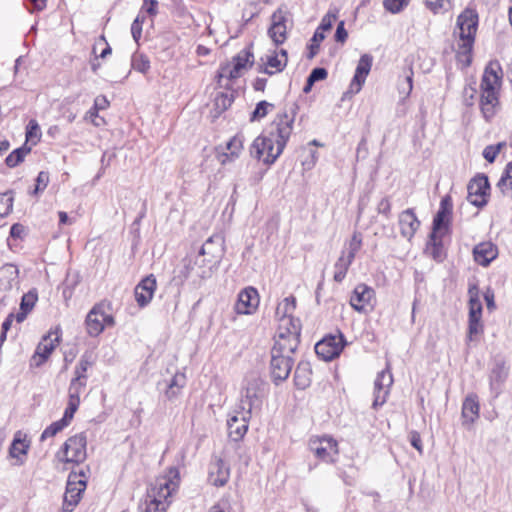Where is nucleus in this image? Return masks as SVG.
<instances>
[{"instance_id": "1", "label": "nucleus", "mask_w": 512, "mask_h": 512, "mask_svg": "<svg viewBox=\"0 0 512 512\" xmlns=\"http://www.w3.org/2000/svg\"><path fill=\"white\" fill-rule=\"evenodd\" d=\"M297 109V104L292 103L283 113L277 114L267 134L258 136L251 144L250 155L253 158L263 161L266 165H271L277 160L293 131Z\"/></svg>"}, {"instance_id": "2", "label": "nucleus", "mask_w": 512, "mask_h": 512, "mask_svg": "<svg viewBox=\"0 0 512 512\" xmlns=\"http://www.w3.org/2000/svg\"><path fill=\"white\" fill-rule=\"evenodd\" d=\"M478 26V15L473 9H465L457 18L460 43L458 44V56L465 57L467 64H470V53L472 51L475 34Z\"/></svg>"}, {"instance_id": "3", "label": "nucleus", "mask_w": 512, "mask_h": 512, "mask_svg": "<svg viewBox=\"0 0 512 512\" xmlns=\"http://www.w3.org/2000/svg\"><path fill=\"white\" fill-rule=\"evenodd\" d=\"M87 438L84 433L69 437L56 453V458L63 463L80 464L87 458Z\"/></svg>"}, {"instance_id": "4", "label": "nucleus", "mask_w": 512, "mask_h": 512, "mask_svg": "<svg viewBox=\"0 0 512 512\" xmlns=\"http://www.w3.org/2000/svg\"><path fill=\"white\" fill-rule=\"evenodd\" d=\"M362 246V237L360 233L355 232L348 243V246L343 249L340 257L334 264V276L333 279L340 283L346 277L347 271L354 261L357 252Z\"/></svg>"}, {"instance_id": "5", "label": "nucleus", "mask_w": 512, "mask_h": 512, "mask_svg": "<svg viewBox=\"0 0 512 512\" xmlns=\"http://www.w3.org/2000/svg\"><path fill=\"white\" fill-rule=\"evenodd\" d=\"M310 451L321 461L333 463L338 456V443L328 436H315L309 440Z\"/></svg>"}, {"instance_id": "6", "label": "nucleus", "mask_w": 512, "mask_h": 512, "mask_svg": "<svg viewBox=\"0 0 512 512\" xmlns=\"http://www.w3.org/2000/svg\"><path fill=\"white\" fill-rule=\"evenodd\" d=\"M86 488V481L79 479V475L73 471L69 474L66 491L64 494L63 511L71 512L77 506L81 495Z\"/></svg>"}, {"instance_id": "7", "label": "nucleus", "mask_w": 512, "mask_h": 512, "mask_svg": "<svg viewBox=\"0 0 512 512\" xmlns=\"http://www.w3.org/2000/svg\"><path fill=\"white\" fill-rule=\"evenodd\" d=\"M345 345L342 334L329 335L316 343L315 353L324 361H330L339 356Z\"/></svg>"}, {"instance_id": "8", "label": "nucleus", "mask_w": 512, "mask_h": 512, "mask_svg": "<svg viewBox=\"0 0 512 512\" xmlns=\"http://www.w3.org/2000/svg\"><path fill=\"white\" fill-rule=\"evenodd\" d=\"M286 8H278L271 16V26L268 35L276 44H282L287 39V23L291 20Z\"/></svg>"}, {"instance_id": "9", "label": "nucleus", "mask_w": 512, "mask_h": 512, "mask_svg": "<svg viewBox=\"0 0 512 512\" xmlns=\"http://www.w3.org/2000/svg\"><path fill=\"white\" fill-rule=\"evenodd\" d=\"M489 190L488 177L484 174L477 175L467 186V200L476 207H483L487 204Z\"/></svg>"}, {"instance_id": "10", "label": "nucleus", "mask_w": 512, "mask_h": 512, "mask_svg": "<svg viewBox=\"0 0 512 512\" xmlns=\"http://www.w3.org/2000/svg\"><path fill=\"white\" fill-rule=\"evenodd\" d=\"M393 384V376L390 371L389 365L377 374L374 381V401L372 407L378 409L387 400L390 388Z\"/></svg>"}, {"instance_id": "11", "label": "nucleus", "mask_w": 512, "mask_h": 512, "mask_svg": "<svg viewBox=\"0 0 512 512\" xmlns=\"http://www.w3.org/2000/svg\"><path fill=\"white\" fill-rule=\"evenodd\" d=\"M293 364L292 356L271 354L270 372L274 384L279 385L289 377Z\"/></svg>"}, {"instance_id": "12", "label": "nucleus", "mask_w": 512, "mask_h": 512, "mask_svg": "<svg viewBox=\"0 0 512 512\" xmlns=\"http://www.w3.org/2000/svg\"><path fill=\"white\" fill-rule=\"evenodd\" d=\"M249 411L236 410L227 420L228 435L233 441L241 440L248 430Z\"/></svg>"}, {"instance_id": "13", "label": "nucleus", "mask_w": 512, "mask_h": 512, "mask_svg": "<svg viewBox=\"0 0 512 512\" xmlns=\"http://www.w3.org/2000/svg\"><path fill=\"white\" fill-rule=\"evenodd\" d=\"M452 199L450 196H445L441 199L439 210L437 211L432 224V238L435 239L437 234H445L450 222L452 213Z\"/></svg>"}, {"instance_id": "14", "label": "nucleus", "mask_w": 512, "mask_h": 512, "mask_svg": "<svg viewBox=\"0 0 512 512\" xmlns=\"http://www.w3.org/2000/svg\"><path fill=\"white\" fill-rule=\"evenodd\" d=\"M259 294L254 287H246L238 294L234 309L237 314L250 315L259 306Z\"/></svg>"}, {"instance_id": "15", "label": "nucleus", "mask_w": 512, "mask_h": 512, "mask_svg": "<svg viewBox=\"0 0 512 512\" xmlns=\"http://www.w3.org/2000/svg\"><path fill=\"white\" fill-rule=\"evenodd\" d=\"M230 478V467L220 457L214 456L209 464L208 481L216 487L224 486Z\"/></svg>"}, {"instance_id": "16", "label": "nucleus", "mask_w": 512, "mask_h": 512, "mask_svg": "<svg viewBox=\"0 0 512 512\" xmlns=\"http://www.w3.org/2000/svg\"><path fill=\"white\" fill-rule=\"evenodd\" d=\"M373 58L369 54H363L357 64L355 75L350 83L349 90L347 93L352 95L357 94L361 91L363 84L365 83L366 77L368 76L372 67Z\"/></svg>"}, {"instance_id": "17", "label": "nucleus", "mask_w": 512, "mask_h": 512, "mask_svg": "<svg viewBox=\"0 0 512 512\" xmlns=\"http://www.w3.org/2000/svg\"><path fill=\"white\" fill-rule=\"evenodd\" d=\"M156 286L157 283L153 274L146 276L136 285L134 295L140 307H145L151 302Z\"/></svg>"}, {"instance_id": "18", "label": "nucleus", "mask_w": 512, "mask_h": 512, "mask_svg": "<svg viewBox=\"0 0 512 512\" xmlns=\"http://www.w3.org/2000/svg\"><path fill=\"white\" fill-rule=\"evenodd\" d=\"M375 296L374 290L366 284H358L351 295L350 305L358 312L365 311Z\"/></svg>"}, {"instance_id": "19", "label": "nucleus", "mask_w": 512, "mask_h": 512, "mask_svg": "<svg viewBox=\"0 0 512 512\" xmlns=\"http://www.w3.org/2000/svg\"><path fill=\"white\" fill-rule=\"evenodd\" d=\"M398 224L401 235L407 240H411L420 227V221L418 220L414 210L411 208H408L399 214Z\"/></svg>"}, {"instance_id": "20", "label": "nucleus", "mask_w": 512, "mask_h": 512, "mask_svg": "<svg viewBox=\"0 0 512 512\" xmlns=\"http://www.w3.org/2000/svg\"><path fill=\"white\" fill-rule=\"evenodd\" d=\"M58 342L59 336L57 333H49L47 336L43 337L33 355V361L35 362L36 366L42 365L48 359Z\"/></svg>"}, {"instance_id": "21", "label": "nucleus", "mask_w": 512, "mask_h": 512, "mask_svg": "<svg viewBox=\"0 0 512 512\" xmlns=\"http://www.w3.org/2000/svg\"><path fill=\"white\" fill-rule=\"evenodd\" d=\"M178 483L166 477L160 478L155 485L148 491V497H153L161 502H168V498L177 489Z\"/></svg>"}, {"instance_id": "22", "label": "nucleus", "mask_w": 512, "mask_h": 512, "mask_svg": "<svg viewBox=\"0 0 512 512\" xmlns=\"http://www.w3.org/2000/svg\"><path fill=\"white\" fill-rule=\"evenodd\" d=\"M87 332L98 336L105 328V312L101 305L94 306L86 317Z\"/></svg>"}, {"instance_id": "23", "label": "nucleus", "mask_w": 512, "mask_h": 512, "mask_svg": "<svg viewBox=\"0 0 512 512\" xmlns=\"http://www.w3.org/2000/svg\"><path fill=\"white\" fill-rule=\"evenodd\" d=\"M508 374L509 367L506 362L503 359H496L489 376L491 389L498 393Z\"/></svg>"}, {"instance_id": "24", "label": "nucleus", "mask_w": 512, "mask_h": 512, "mask_svg": "<svg viewBox=\"0 0 512 512\" xmlns=\"http://www.w3.org/2000/svg\"><path fill=\"white\" fill-rule=\"evenodd\" d=\"M289 337L290 338L284 337L283 334H276L271 354L292 356L297 350L300 340L293 335Z\"/></svg>"}, {"instance_id": "25", "label": "nucleus", "mask_w": 512, "mask_h": 512, "mask_svg": "<svg viewBox=\"0 0 512 512\" xmlns=\"http://www.w3.org/2000/svg\"><path fill=\"white\" fill-rule=\"evenodd\" d=\"M473 255L478 264L487 266L496 258L497 248L491 242H482L474 247Z\"/></svg>"}, {"instance_id": "26", "label": "nucleus", "mask_w": 512, "mask_h": 512, "mask_svg": "<svg viewBox=\"0 0 512 512\" xmlns=\"http://www.w3.org/2000/svg\"><path fill=\"white\" fill-rule=\"evenodd\" d=\"M19 269L12 263H6L0 267V289L9 291L18 285Z\"/></svg>"}, {"instance_id": "27", "label": "nucleus", "mask_w": 512, "mask_h": 512, "mask_svg": "<svg viewBox=\"0 0 512 512\" xmlns=\"http://www.w3.org/2000/svg\"><path fill=\"white\" fill-rule=\"evenodd\" d=\"M498 70H500V67L496 63H490L486 67L481 80V90L498 91L501 82Z\"/></svg>"}, {"instance_id": "28", "label": "nucleus", "mask_w": 512, "mask_h": 512, "mask_svg": "<svg viewBox=\"0 0 512 512\" xmlns=\"http://www.w3.org/2000/svg\"><path fill=\"white\" fill-rule=\"evenodd\" d=\"M29 447L30 442L27 440L26 434L22 431H17L9 448V454L12 458L18 460V464H23L21 456H25L27 454Z\"/></svg>"}, {"instance_id": "29", "label": "nucleus", "mask_w": 512, "mask_h": 512, "mask_svg": "<svg viewBox=\"0 0 512 512\" xmlns=\"http://www.w3.org/2000/svg\"><path fill=\"white\" fill-rule=\"evenodd\" d=\"M481 110L488 120L495 115V108L498 105V91L481 90Z\"/></svg>"}, {"instance_id": "30", "label": "nucleus", "mask_w": 512, "mask_h": 512, "mask_svg": "<svg viewBox=\"0 0 512 512\" xmlns=\"http://www.w3.org/2000/svg\"><path fill=\"white\" fill-rule=\"evenodd\" d=\"M312 370L308 362H300L294 372V384L296 388L304 390L311 384Z\"/></svg>"}, {"instance_id": "31", "label": "nucleus", "mask_w": 512, "mask_h": 512, "mask_svg": "<svg viewBox=\"0 0 512 512\" xmlns=\"http://www.w3.org/2000/svg\"><path fill=\"white\" fill-rule=\"evenodd\" d=\"M462 417L465 422L473 423L479 417V402L476 395H469L462 405Z\"/></svg>"}, {"instance_id": "32", "label": "nucleus", "mask_w": 512, "mask_h": 512, "mask_svg": "<svg viewBox=\"0 0 512 512\" xmlns=\"http://www.w3.org/2000/svg\"><path fill=\"white\" fill-rule=\"evenodd\" d=\"M277 334H283L284 337L290 338L289 336H295L300 338L301 324L300 320L296 318H284L282 321H278Z\"/></svg>"}, {"instance_id": "33", "label": "nucleus", "mask_w": 512, "mask_h": 512, "mask_svg": "<svg viewBox=\"0 0 512 512\" xmlns=\"http://www.w3.org/2000/svg\"><path fill=\"white\" fill-rule=\"evenodd\" d=\"M260 403L258 391L256 386H248L245 389V393L242 395L240 400L239 409L241 411H249L252 413V409L258 406Z\"/></svg>"}, {"instance_id": "34", "label": "nucleus", "mask_w": 512, "mask_h": 512, "mask_svg": "<svg viewBox=\"0 0 512 512\" xmlns=\"http://www.w3.org/2000/svg\"><path fill=\"white\" fill-rule=\"evenodd\" d=\"M186 385V376L184 373L177 372L170 383L167 386L165 391V396L169 400H173L178 397L181 392V389Z\"/></svg>"}, {"instance_id": "35", "label": "nucleus", "mask_w": 512, "mask_h": 512, "mask_svg": "<svg viewBox=\"0 0 512 512\" xmlns=\"http://www.w3.org/2000/svg\"><path fill=\"white\" fill-rule=\"evenodd\" d=\"M226 149L229 153H224L220 160L222 164H225L228 160H233L238 157L241 150L243 149V137L241 135H235L232 137L226 145Z\"/></svg>"}, {"instance_id": "36", "label": "nucleus", "mask_w": 512, "mask_h": 512, "mask_svg": "<svg viewBox=\"0 0 512 512\" xmlns=\"http://www.w3.org/2000/svg\"><path fill=\"white\" fill-rule=\"evenodd\" d=\"M296 308V299L294 296H289L283 299L276 307V318L278 321H282L286 318H294L292 313Z\"/></svg>"}, {"instance_id": "37", "label": "nucleus", "mask_w": 512, "mask_h": 512, "mask_svg": "<svg viewBox=\"0 0 512 512\" xmlns=\"http://www.w3.org/2000/svg\"><path fill=\"white\" fill-rule=\"evenodd\" d=\"M469 294V316L481 317L482 304L479 299V289L476 285H471L468 289Z\"/></svg>"}, {"instance_id": "38", "label": "nucleus", "mask_w": 512, "mask_h": 512, "mask_svg": "<svg viewBox=\"0 0 512 512\" xmlns=\"http://www.w3.org/2000/svg\"><path fill=\"white\" fill-rule=\"evenodd\" d=\"M497 187L504 196L512 197V162L507 164Z\"/></svg>"}, {"instance_id": "39", "label": "nucleus", "mask_w": 512, "mask_h": 512, "mask_svg": "<svg viewBox=\"0 0 512 512\" xmlns=\"http://www.w3.org/2000/svg\"><path fill=\"white\" fill-rule=\"evenodd\" d=\"M288 59H280L279 54H272L267 56L266 67L261 69V72L272 75L276 72H281L287 65Z\"/></svg>"}, {"instance_id": "40", "label": "nucleus", "mask_w": 512, "mask_h": 512, "mask_svg": "<svg viewBox=\"0 0 512 512\" xmlns=\"http://www.w3.org/2000/svg\"><path fill=\"white\" fill-rule=\"evenodd\" d=\"M30 151H31V148L28 147L26 144H24L20 148L15 149L6 157V160H5L6 165L10 168L16 167L18 164H20L24 160L25 156L27 154H29Z\"/></svg>"}, {"instance_id": "41", "label": "nucleus", "mask_w": 512, "mask_h": 512, "mask_svg": "<svg viewBox=\"0 0 512 512\" xmlns=\"http://www.w3.org/2000/svg\"><path fill=\"white\" fill-rule=\"evenodd\" d=\"M242 69L237 67L235 64H227L222 66L218 72V83L222 86V79L226 78L228 80L236 79L241 76Z\"/></svg>"}, {"instance_id": "42", "label": "nucleus", "mask_w": 512, "mask_h": 512, "mask_svg": "<svg viewBox=\"0 0 512 512\" xmlns=\"http://www.w3.org/2000/svg\"><path fill=\"white\" fill-rule=\"evenodd\" d=\"M86 386V381L73 378L69 385L68 400L80 403V394Z\"/></svg>"}, {"instance_id": "43", "label": "nucleus", "mask_w": 512, "mask_h": 512, "mask_svg": "<svg viewBox=\"0 0 512 512\" xmlns=\"http://www.w3.org/2000/svg\"><path fill=\"white\" fill-rule=\"evenodd\" d=\"M92 366V360L91 356L85 353L82 355V357L79 360V363L77 364L75 368V379L86 381L87 375L86 372L89 367Z\"/></svg>"}, {"instance_id": "44", "label": "nucleus", "mask_w": 512, "mask_h": 512, "mask_svg": "<svg viewBox=\"0 0 512 512\" xmlns=\"http://www.w3.org/2000/svg\"><path fill=\"white\" fill-rule=\"evenodd\" d=\"M253 58V53L249 49H244L233 58V64L243 70L247 67V64L252 65Z\"/></svg>"}, {"instance_id": "45", "label": "nucleus", "mask_w": 512, "mask_h": 512, "mask_svg": "<svg viewBox=\"0 0 512 512\" xmlns=\"http://www.w3.org/2000/svg\"><path fill=\"white\" fill-rule=\"evenodd\" d=\"M132 68L138 72L146 73L150 69V61L143 54H134L131 60Z\"/></svg>"}, {"instance_id": "46", "label": "nucleus", "mask_w": 512, "mask_h": 512, "mask_svg": "<svg viewBox=\"0 0 512 512\" xmlns=\"http://www.w3.org/2000/svg\"><path fill=\"white\" fill-rule=\"evenodd\" d=\"M412 82H413V73L412 72L407 74L403 79L399 80L398 91H399L400 96L403 99H406L410 95L412 88H413Z\"/></svg>"}, {"instance_id": "47", "label": "nucleus", "mask_w": 512, "mask_h": 512, "mask_svg": "<svg viewBox=\"0 0 512 512\" xmlns=\"http://www.w3.org/2000/svg\"><path fill=\"white\" fill-rule=\"evenodd\" d=\"M13 201L12 192L0 194V216H7L12 211Z\"/></svg>"}, {"instance_id": "48", "label": "nucleus", "mask_w": 512, "mask_h": 512, "mask_svg": "<svg viewBox=\"0 0 512 512\" xmlns=\"http://www.w3.org/2000/svg\"><path fill=\"white\" fill-rule=\"evenodd\" d=\"M40 127L35 120H30L26 129V141L36 144L40 139Z\"/></svg>"}, {"instance_id": "49", "label": "nucleus", "mask_w": 512, "mask_h": 512, "mask_svg": "<svg viewBox=\"0 0 512 512\" xmlns=\"http://www.w3.org/2000/svg\"><path fill=\"white\" fill-rule=\"evenodd\" d=\"M482 332H483V325L481 323V317L469 316L468 339L470 341H473L474 336H476Z\"/></svg>"}, {"instance_id": "50", "label": "nucleus", "mask_w": 512, "mask_h": 512, "mask_svg": "<svg viewBox=\"0 0 512 512\" xmlns=\"http://www.w3.org/2000/svg\"><path fill=\"white\" fill-rule=\"evenodd\" d=\"M38 299L37 292L35 290L29 291L24 294L20 303V310L30 312Z\"/></svg>"}, {"instance_id": "51", "label": "nucleus", "mask_w": 512, "mask_h": 512, "mask_svg": "<svg viewBox=\"0 0 512 512\" xmlns=\"http://www.w3.org/2000/svg\"><path fill=\"white\" fill-rule=\"evenodd\" d=\"M442 237L443 234H437L435 239L432 238V233L429 237V245L431 246V254L434 259L439 260L442 257Z\"/></svg>"}, {"instance_id": "52", "label": "nucleus", "mask_w": 512, "mask_h": 512, "mask_svg": "<svg viewBox=\"0 0 512 512\" xmlns=\"http://www.w3.org/2000/svg\"><path fill=\"white\" fill-rule=\"evenodd\" d=\"M65 427V423H63L61 420H58L56 422H53L50 424L41 434L40 440L44 441L45 439L49 437L55 436L57 433L62 431Z\"/></svg>"}, {"instance_id": "53", "label": "nucleus", "mask_w": 512, "mask_h": 512, "mask_svg": "<svg viewBox=\"0 0 512 512\" xmlns=\"http://www.w3.org/2000/svg\"><path fill=\"white\" fill-rule=\"evenodd\" d=\"M168 507V502H161L153 497L146 498L145 512H165Z\"/></svg>"}, {"instance_id": "54", "label": "nucleus", "mask_w": 512, "mask_h": 512, "mask_svg": "<svg viewBox=\"0 0 512 512\" xmlns=\"http://www.w3.org/2000/svg\"><path fill=\"white\" fill-rule=\"evenodd\" d=\"M272 107L273 104L267 101H260L252 112L251 121L260 120L261 118L265 117L268 113V109Z\"/></svg>"}, {"instance_id": "55", "label": "nucleus", "mask_w": 512, "mask_h": 512, "mask_svg": "<svg viewBox=\"0 0 512 512\" xmlns=\"http://www.w3.org/2000/svg\"><path fill=\"white\" fill-rule=\"evenodd\" d=\"M325 38L324 33L317 29L312 37V43L309 45V53L307 57L312 59L316 56L319 50V43Z\"/></svg>"}, {"instance_id": "56", "label": "nucleus", "mask_w": 512, "mask_h": 512, "mask_svg": "<svg viewBox=\"0 0 512 512\" xmlns=\"http://www.w3.org/2000/svg\"><path fill=\"white\" fill-rule=\"evenodd\" d=\"M79 405L80 403L68 400V405L65 409L64 415L60 419L63 423H65L66 426H68L71 420L73 419L74 414L77 411Z\"/></svg>"}, {"instance_id": "57", "label": "nucleus", "mask_w": 512, "mask_h": 512, "mask_svg": "<svg viewBox=\"0 0 512 512\" xmlns=\"http://www.w3.org/2000/svg\"><path fill=\"white\" fill-rule=\"evenodd\" d=\"M144 20V16L138 15L131 25V34L136 43H138L139 39L141 38L142 24Z\"/></svg>"}, {"instance_id": "58", "label": "nucleus", "mask_w": 512, "mask_h": 512, "mask_svg": "<svg viewBox=\"0 0 512 512\" xmlns=\"http://www.w3.org/2000/svg\"><path fill=\"white\" fill-rule=\"evenodd\" d=\"M383 5L386 10L395 14L399 13L407 5V0H384Z\"/></svg>"}, {"instance_id": "59", "label": "nucleus", "mask_w": 512, "mask_h": 512, "mask_svg": "<svg viewBox=\"0 0 512 512\" xmlns=\"http://www.w3.org/2000/svg\"><path fill=\"white\" fill-rule=\"evenodd\" d=\"M49 183V174L48 172L41 171L39 172L36 178V186L33 191L34 194H37L40 191H43Z\"/></svg>"}, {"instance_id": "60", "label": "nucleus", "mask_w": 512, "mask_h": 512, "mask_svg": "<svg viewBox=\"0 0 512 512\" xmlns=\"http://www.w3.org/2000/svg\"><path fill=\"white\" fill-rule=\"evenodd\" d=\"M233 102L232 96L227 93H220L215 99V105L221 110H226Z\"/></svg>"}, {"instance_id": "61", "label": "nucleus", "mask_w": 512, "mask_h": 512, "mask_svg": "<svg viewBox=\"0 0 512 512\" xmlns=\"http://www.w3.org/2000/svg\"><path fill=\"white\" fill-rule=\"evenodd\" d=\"M328 73L325 68L317 67L314 68L309 74L310 82H317L326 79Z\"/></svg>"}, {"instance_id": "62", "label": "nucleus", "mask_w": 512, "mask_h": 512, "mask_svg": "<svg viewBox=\"0 0 512 512\" xmlns=\"http://www.w3.org/2000/svg\"><path fill=\"white\" fill-rule=\"evenodd\" d=\"M410 444L420 453L423 452L422 441L420 434L416 431H411L409 434Z\"/></svg>"}, {"instance_id": "63", "label": "nucleus", "mask_w": 512, "mask_h": 512, "mask_svg": "<svg viewBox=\"0 0 512 512\" xmlns=\"http://www.w3.org/2000/svg\"><path fill=\"white\" fill-rule=\"evenodd\" d=\"M378 213L386 216L387 218L390 216L391 211V203L387 197L382 198L377 205Z\"/></svg>"}, {"instance_id": "64", "label": "nucleus", "mask_w": 512, "mask_h": 512, "mask_svg": "<svg viewBox=\"0 0 512 512\" xmlns=\"http://www.w3.org/2000/svg\"><path fill=\"white\" fill-rule=\"evenodd\" d=\"M498 148L493 147V145L486 146L483 150V157L489 163H493L498 155Z\"/></svg>"}]
</instances>
